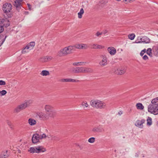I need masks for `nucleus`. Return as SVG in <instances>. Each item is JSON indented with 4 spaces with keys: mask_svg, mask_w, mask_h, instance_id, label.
<instances>
[{
    "mask_svg": "<svg viewBox=\"0 0 158 158\" xmlns=\"http://www.w3.org/2000/svg\"><path fill=\"white\" fill-rule=\"evenodd\" d=\"M74 50L73 46H69L61 49L57 53V55L59 56H64L72 54Z\"/></svg>",
    "mask_w": 158,
    "mask_h": 158,
    "instance_id": "obj_1",
    "label": "nucleus"
},
{
    "mask_svg": "<svg viewBox=\"0 0 158 158\" xmlns=\"http://www.w3.org/2000/svg\"><path fill=\"white\" fill-rule=\"evenodd\" d=\"M90 104L92 107L96 109H103L106 106L105 103L97 99L91 100L90 102Z\"/></svg>",
    "mask_w": 158,
    "mask_h": 158,
    "instance_id": "obj_2",
    "label": "nucleus"
},
{
    "mask_svg": "<svg viewBox=\"0 0 158 158\" xmlns=\"http://www.w3.org/2000/svg\"><path fill=\"white\" fill-rule=\"evenodd\" d=\"M44 108L46 113L52 118L54 117L56 115V112L54 110L53 107L52 106L47 104L44 106Z\"/></svg>",
    "mask_w": 158,
    "mask_h": 158,
    "instance_id": "obj_3",
    "label": "nucleus"
},
{
    "mask_svg": "<svg viewBox=\"0 0 158 158\" xmlns=\"http://www.w3.org/2000/svg\"><path fill=\"white\" fill-rule=\"evenodd\" d=\"M31 100H28L25 102L24 103L18 106L15 109L16 112L18 113L24 109L26 108L29 106L31 103Z\"/></svg>",
    "mask_w": 158,
    "mask_h": 158,
    "instance_id": "obj_4",
    "label": "nucleus"
},
{
    "mask_svg": "<svg viewBox=\"0 0 158 158\" xmlns=\"http://www.w3.org/2000/svg\"><path fill=\"white\" fill-rule=\"evenodd\" d=\"M12 8V6L9 3L6 2L3 5L2 10L4 13L7 15L8 17H10L11 15L9 13L10 12Z\"/></svg>",
    "mask_w": 158,
    "mask_h": 158,
    "instance_id": "obj_5",
    "label": "nucleus"
},
{
    "mask_svg": "<svg viewBox=\"0 0 158 158\" xmlns=\"http://www.w3.org/2000/svg\"><path fill=\"white\" fill-rule=\"evenodd\" d=\"M148 111L154 115L158 114V104L156 105H149L148 106Z\"/></svg>",
    "mask_w": 158,
    "mask_h": 158,
    "instance_id": "obj_6",
    "label": "nucleus"
},
{
    "mask_svg": "<svg viewBox=\"0 0 158 158\" xmlns=\"http://www.w3.org/2000/svg\"><path fill=\"white\" fill-rule=\"evenodd\" d=\"M35 45V43L34 42H30L22 49V53L25 54L28 52L29 51L33 49Z\"/></svg>",
    "mask_w": 158,
    "mask_h": 158,
    "instance_id": "obj_7",
    "label": "nucleus"
},
{
    "mask_svg": "<svg viewBox=\"0 0 158 158\" xmlns=\"http://www.w3.org/2000/svg\"><path fill=\"white\" fill-rule=\"evenodd\" d=\"M37 115L40 119L43 121H46L49 119L50 118H52L48 114L46 113H45L43 112H40L37 113Z\"/></svg>",
    "mask_w": 158,
    "mask_h": 158,
    "instance_id": "obj_8",
    "label": "nucleus"
},
{
    "mask_svg": "<svg viewBox=\"0 0 158 158\" xmlns=\"http://www.w3.org/2000/svg\"><path fill=\"white\" fill-rule=\"evenodd\" d=\"M78 73H86L91 72L92 69L86 67H77Z\"/></svg>",
    "mask_w": 158,
    "mask_h": 158,
    "instance_id": "obj_9",
    "label": "nucleus"
},
{
    "mask_svg": "<svg viewBox=\"0 0 158 158\" xmlns=\"http://www.w3.org/2000/svg\"><path fill=\"white\" fill-rule=\"evenodd\" d=\"M126 70V68L124 67L118 69H114L113 70V72L118 75H122L125 73Z\"/></svg>",
    "mask_w": 158,
    "mask_h": 158,
    "instance_id": "obj_10",
    "label": "nucleus"
},
{
    "mask_svg": "<svg viewBox=\"0 0 158 158\" xmlns=\"http://www.w3.org/2000/svg\"><path fill=\"white\" fill-rule=\"evenodd\" d=\"M102 58V60L99 63V64L102 66H104L107 65V59L106 56L105 54H103L100 56Z\"/></svg>",
    "mask_w": 158,
    "mask_h": 158,
    "instance_id": "obj_11",
    "label": "nucleus"
},
{
    "mask_svg": "<svg viewBox=\"0 0 158 158\" xmlns=\"http://www.w3.org/2000/svg\"><path fill=\"white\" fill-rule=\"evenodd\" d=\"M145 122L144 119H142L141 120H137L136 122L135 125L136 126L140 128H142L143 127V124Z\"/></svg>",
    "mask_w": 158,
    "mask_h": 158,
    "instance_id": "obj_12",
    "label": "nucleus"
},
{
    "mask_svg": "<svg viewBox=\"0 0 158 158\" xmlns=\"http://www.w3.org/2000/svg\"><path fill=\"white\" fill-rule=\"evenodd\" d=\"M22 0H16L15 1L14 5L16 8L17 10H19L21 7V2Z\"/></svg>",
    "mask_w": 158,
    "mask_h": 158,
    "instance_id": "obj_13",
    "label": "nucleus"
},
{
    "mask_svg": "<svg viewBox=\"0 0 158 158\" xmlns=\"http://www.w3.org/2000/svg\"><path fill=\"white\" fill-rule=\"evenodd\" d=\"M1 23L6 27H8L10 25V22L9 20L6 19H1Z\"/></svg>",
    "mask_w": 158,
    "mask_h": 158,
    "instance_id": "obj_14",
    "label": "nucleus"
},
{
    "mask_svg": "<svg viewBox=\"0 0 158 158\" xmlns=\"http://www.w3.org/2000/svg\"><path fill=\"white\" fill-rule=\"evenodd\" d=\"M107 51L111 56L115 55L116 53V49L113 47H110L107 48Z\"/></svg>",
    "mask_w": 158,
    "mask_h": 158,
    "instance_id": "obj_15",
    "label": "nucleus"
},
{
    "mask_svg": "<svg viewBox=\"0 0 158 158\" xmlns=\"http://www.w3.org/2000/svg\"><path fill=\"white\" fill-rule=\"evenodd\" d=\"M39 135L37 134H35L33 135L32 139V143H35L39 142L40 139Z\"/></svg>",
    "mask_w": 158,
    "mask_h": 158,
    "instance_id": "obj_16",
    "label": "nucleus"
},
{
    "mask_svg": "<svg viewBox=\"0 0 158 158\" xmlns=\"http://www.w3.org/2000/svg\"><path fill=\"white\" fill-rule=\"evenodd\" d=\"M37 153L43 152H45L46 151L45 148L42 146H37Z\"/></svg>",
    "mask_w": 158,
    "mask_h": 158,
    "instance_id": "obj_17",
    "label": "nucleus"
},
{
    "mask_svg": "<svg viewBox=\"0 0 158 158\" xmlns=\"http://www.w3.org/2000/svg\"><path fill=\"white\" fill-rule=\"evenodd\" d=\"M153 54L154 56H158V46H154L152 48Z\"/></svg>",
    "mask_w": 158,
    "mask_h": 158,
    "instance_id": "obj_18",
    "label": "nucleus"
},
{
    "mask_svg": "<svg viewBox=\"0 0 158 158\" xmlns=\"http://www.w3.org/2000/svg\"><path fill=\"white\" fill-rule=\"evenodd\" d=\"M9 155L7 151H3L0 156V158H7Z\"/></svg>",
    "mask_w": 158,
    "mask_h": 158,
    "instance_id": "obj_19",
    "label": "nucleus"
},
{
    "mask_svg": "<svg viewBox=\"0 0 158 158\" xmlns=\"http://www.w3.org/2000/svg\"><path fill=\"white\" fill-rule=\"evenodd\" d=\"M103 131L104 129L99 126L94 127L92 129V131L95 132H101Z\"/></svg>",
    "mask_w": 158,
    "mask_h": 158,
    "instance_id": "obj_20",
    "label": "nucleus"
},
{
    "mask_svg": "<svg viewBox=\"0 0 158 158\" xmlns=\"http://www.w3.org/2000/svg\"><path fill=\"white\" fill-rule=\"evenodd\" d=\"M28 123L30 125L32 126L36 124V121L33 118H30L28 120Z\"/></svg>",
    "mask_w": 158,
    "mask_h": 158,
    "instance_id": "obj_21",
    "label": "nucleus"
},
{
    "mask_svg": "<svg viewBox=\"0 0 158 158\" xmlns=\"http://www.w3.org/2000/svg\"><path fill=\"white\" fill-rule=\"evenodd\" d=\"M37 146L33 147L30 148L28 150L29 152L31 153H36L37 152Z\"/></svg>",
    "mask_w": 158,
    "mask_h": 158,
    "instance_id": "obj_22",
    "label": "nucleus"
},
{
    "mask_svg": "<svg viewBox=\"0 0 158 158\" xmlns=\"http://www.w3.org/2000/svg\"><path fill=\"white\" fill-rule=\"evenodd\" d=\"M143 43L145 44L149 43L150 41L149 38L146 36H143Z\"/></svg>",
    "mask_w": 158,
    "mask_h": 158,
    "instance_id": "obj_23",
    "label": "nucleus"
},
{
    "mask_svg": "<svg viewBox=\"0 0 158 158\" xmlns=\"http://www.w3.org/2000/svg\"><path fill=\"white\" fill-rule=\"evenodd\" d=\"M107 2L106 0H102L98 4V5L101 7H103Z\"/></svg>",
    "mask_w": 158,
    "mask_h": 158,
    "instance_id": "obj_24",
    "label": "nucleus"
},
{
    "mask_svg": "<svg viewBox=\"0 0 158 158\" xmlns=\"http://www.w3.org/2000/svg\"><path fill=\"white\" fill-rule=\"evenodd\" d=\"M92 47L93 48L95 49H102L104 47L101 45H99L96 44H93L92 45Z\"/></svg>",
    "mask_w": 158,
    "mask_h": 158,
    "instance_id": "obj_25",
    "label": "nucleus"
},
{
    "mask_svg": "<svg viewBox=\"0 0 158 158\" xmlns=\"http://www.w3.org/2000/svg\"><path fill=\"white\" fill-rule=\"evenodd\" d=\"M40 74L43 76H47L49 75H50V73L48 71L44 70L42 71Z\"/></svg>",
    "mask_w": 158,
    "mask_h": 158,
    "instance_id": "obj_26",
    "label": "nucleus"
},
{
    "mask_svg": "<svg viewBox=\"0 0 158 158\" xmlns=\"http://www.w3.org/2000/svg\"><path fill=\"white\" fill-rule=\"evenodd\" d=\"M136 106L138 109L140 110H143V109L144 107L142 105V104L140 103H137Z\"/></svg>",
    "mask_w": 158,
    "mask_h": 158,
    "instance_id": "obj_27",
    "label": "nucleus"
},
{
    "mask_svg": "<svg viewBox=\"0 0 158 158\" xmlns=\"http://www.w3.org/2000/svg\"><path fill=\"white\" fill-rule=\"evenodd\" d=\"M143 36H139L137 37L135 42L136 43H143Z\"/></svg>",
    "mask_w": 158,
    "mask_h": 158,
    "instance_id": "obj_28",
    "label": "nucleus"
},
{
    "mask_svg": "<svg viewBox=\"0 0 158 158\" xmlns=\"http://www.w3.org/2000/svg\"><path fill=\"white\" fill-rule=\"evenodd\" d=\"M86 62H75L73 63L74 66H81L85 65Z\"/></svg>",
    "mask_w": 158,
    "mask_h": 158,
    "instance_id": "obj_29",
    "label": "nucleus"
},
{
    "mask_svg": "<svg viewBox=\"0 0 158 158\" xmlns=\"http://www.w3.org/2000/svg\"><path fill=\"white\" fill-rule=\"evenodd\" d=\"M84 13V10L83 8H81L80 11L78 13V17L79 19L82 17V15Z\"/></svg>",
    "mask_w": 158,
    "mask_h": 158,
    "instance_id": "obj_30",
    "label": "nucleus"
},
{
    "mask_svg": "<svg viewBox=\"0 0 158 158\" xmlns=\"http://www.w3.org/2000/svg\"><path fill=\"white\" fill-rule=\"evenodd\" d=\"M69 71L70 72L73 73H78L77 67L76 68H72L70 69Z\"/></svg>",
    "mask_w": 158,
    "mask_h": 158,
    "instance_id": "obj_31",
    "label": "nucleus"
},
{
    "mask_svg": "<svg viewBox=\"0 0 158 158\" xmlns=\"http://www.w3.org/2000/svg\"><path fill=\"white\" fill-rule=\"evenodd\" d=\"M147 126H150L152 124V119L151 117H148L147 120Z\"/></svg>",
    "mask_w": 158,
    "mask_h": 158,
    "instance_id": "obj_32",
    "label": "nucleus"
},
{
    "mask_svg": "<svg viewBox=\"0 0 158 158\" xmlns=\"http://www.w3.org/2000/svg\"><path fill=\"white\" fill-rule=\"evenodd\" d=\"M157 102H158V99L157 97H156L152 100L151 102V104H150L149 105H156L157 104H156Z\"/></svg>",
    "mask_w": 158,
    "mask_h": 158,
    "instance_id": "obj_33",
    "label": "nucleus"
},
{
    "mask_svg": "<svg viewBox=\"0 0 158 158\" xmlns=\"http://www.w3.org/2000/svg\"><path fill=\"white\" fill-rule=\"evenodd\" d=\"M147 53L151 57L152 56V49L151 48H148L147 50Z\"/></svg>",
    "mask_w": 158,
    "mask_h": 158,
    "instance_id": "obj_34",
    "label": "nucleus"
},
{
    "mask_svg": "<svg viewBox=\"0 0 158 158\" xmlns=\"http://www.w3.org/2000/svg\"><path fill=\"white\" fill-rule=\"evenodd\" d=\"M81 106H83L84 109L89 107V105L86 102H83L81 104Z\"/></svg>",
    "mask_w": 158,
    "mask_h": 158,
    "instance_id": "obj_35",
    "label": "nucleus"
},
{
    "mask_svg": "<svg viewBox=\"0 0 158 158\" xmlns=\"http://www.w3.org/2000/svg\"><path fill=\"white\" fill-rule=\"evenodd\" d=\"M81 49H85L88 47L87 44H81Z\"/></svg>",
    "mask_w": 158,
    "mask_h": 158,
    "instance_id": "obj_36",
    "label": "nucleus"
},
{
    "mask_svg": "<svg viewBox=\"0 0 158 158\" xmlns=\"http://www.w3.org/2000/svg\"><path fill=\"white\" fill-rule=\"evenodd\" d=\"M39 60L42 62H46V56L41 57L39 59Z\"/></svg>",
    "mask_w": 158,
    "mask_h": 158,
    "instance_id": "obj_37",
    "label": "nucleus"
},
{
    "mask_svg": "<svg viewBox=\"0 0 158 158\" xmlns=\"http://www.w3.org/2000/svg\"><path fill=\"white\" fill-rule=\"evenodd\" d=\"M128 38L131 40H132L134 39L135 37V35L134 34H130L128 36Z\"/></svg>",
    "mask_w": 158,
    "mask_h": 158,
    "instance_id": "obj_38",
    "label": "nucleus"
},
{
    "mask_svg": "<svg viewBox=\"0 0 158 158\" xmlns=\"http://www.w3.org/2000/svg\"><path fill=\"white\" fill-rule=\"evenodd\" d=\"M78 81H79L78 80H76L70 78H67V82H78Z\"/></svg>",
    "mask_w": 158,
    "mask_h": 158,
    "instance_id": "obj_39",
    "label": "nucleus"
},
{
    "mask_svg": "<svg viewBox=\"0 0 158 158\" xmlns=\"http://www.w3.org/2000/svg\"><path fill=\"white\" fill-rule=\"evenodd\" d=\"M95 141V138L94 137H91L89 138L88 140V142L91 143H94Z\"/></svg>",
    "mask_w": 158,
    "mask_h": 158,
    "instance_id": "obj_40",
    "label": "nucleus"
},
{
    "mask_svg": "<svg viewBox=\"0 0 158 158\" xmlns=\"http://www.w3.org/2000/svg\"><path fill=\"white\" fill-rule=\"evenodd\" d=\"M7 93V92L6 90H3L0 91V96H1L5 95Z\"/></svg>",
    "mask_w": 158,
    "mask_h": 158,
    "instance_id": "obj_41",
    "label": "nucleus"
},
{
    "mask_svg": "<svg viewBox=\"0 0 158 158\" xmlns=\"http://www.w3.org/2000/svg\"><path fill=\"white\" fill-rule=\"evenodd\" d=\"M88 5V4L87 2H82V7L84 8H86L87 7Z\"/></svg>",
    "mask_w": 158,
    "mask_h": 158,
    "instance_id": "obj_42",
    "label": "nucleus"
},
{
    "mask_svg": "<svg viewBox=\"0 0 158 158\" xmlns=\"http://www.w3.org/2000/svg\"><path fill=\"white\" fill-rule=\"evenodd\" d=\"M81 44H75L73 46L74 47V48L75 47L77 49H81Z\"/></svg>",
    "mask_w": 158,
    "mask_h": 158,
    "instance_id": "obj_43",
    "label": "nucleus"
},
{
    "mask_svg": "<svg viewBox=\"0 0 158 158\" xmlns=\"http://www.w3.org/2000/svg\"><path fill=\"white\" fill-rule=\"evenodd\" d=\"M46 62L49 61L52 59V57L51 56H46Z\"/></svg>",
    "mask_w": 158,
    "mask_h": 158,
    "instance_id": "obj_44",
    "label": "nucleus"
},
{
    "mask_svg": "<svg viewBox=\"0 0 158 158\" xmlns=\"http://www.w3.org/2000/svg\"><path fill=\"white\" fill-rule=\"evenodd\" d=\"M39 136L40 137V139H41L45 138L46 137V135L45 134H43L42 135H40Z\"/></svg>",
    "mask_w": 158,
    "mask_h": 158,
    "instance_id": "obj_45",
    "label": "nucleus"
},
{
    "mask_svg": "<svg viewBox=\"0 0 158 158\" xmlns=\"http://www.w3.org/2000/svg\"><path fill=\"white\" fill-rule=\"evenodd\" d=\"M102 34V32H100L99 31H98L96 34H95V35L97 37H100V35Z\"/></svg>",
    "mask_w": 158,
    "mask_h": 158,
    "instance_id": "obj_46",
    "label": "nucleus"
},
{
    "mask_svg": "<svg viewBox=\"0 0 158 158\" xmlns=\"http://www.w3.org/2000/svg\"><path fill=\"white\" fill-rule=\"evenodd\" d=\"M6 84V82L3 80H0V85H3Z\"/></svg>",
    "mask_w": 158,
    "mask_h": 158,
    "instance_id": "obj_47",
    "label": "nucleus"
},
{
    "mask_svg": "<svg viewBox=\"0 0 158 158\" xmlns=\"http://www.w3.org/2000/svg\"><path fill=\"white\" fill-rule=\"evenodd\" d=\"M143 59L144 60H148V57L146 55H144L143 57Z\"/></svg>",
    "mask_w": 158,
    "mask_h": 158,
    "instance_id": "obj_48",
    "label": "nucleus"
},
{
    "mask_svg": "<svg viewBox=\"0 0 158 158\" xmlns=\"http://www.w3.org/2000/svg\"><path fill=\"white\" fill-rule=\"evenodd\" d=\"M4 29L3 26L0 25V33L4 31Z\"/></svg>",
    "mask_w": 158,
    "mask_h": 158,
    "instance_id": "obj_49",
    "label": "nucleus"
},
{
    "mask_svg": "<svg viewBox=\"0 0 158 158\" xmlns=\"http://www.w3.org/2000/svg\"><path fill=\"white\" fill-rule=\"evenodd\" d=\"M135 0H123L124 1L127 3L131 2L134 1Z\"/></svg>",
    "mask_w": 158,
    "mask_h": 158,
    "instance_id": "obj_50",
    "label": "nucleus"
},
{
    "mask_svg": "<svg viewBox=\"0 0 158 158\" xmlns=\"http://www.w3.org/2000/svg\"><path fill=\"white\" fill-rule=\"evenodd\" d=\"M52 139L53 140H54L56 141L59 140V138L57 136H54L52 137Z\"/></svg>",
    "mask_w": 158,
    "mask_h": 158,
    "instance_id": "obj_51",
    "label": "nucleus"
},
{
    "mask_svg": "<svg viewBox=\"0 0 158 158\" xmlns=\"http://www.w3.org/2000/svg\"><path fill=\"white\" fill-rule=\"evenodd\" d=\"M61 81L62 82H67V78L62 79L61 80Z\"/></svg>",
    "mask_w": 158,
    "mask_h": 158,
    "instance_id": "obj_52",
    "label": "nucleus"
},
{
    "mask_svg": "<svg viewBox=\"0 0 158 158\" xmlns=\"http://www.w3.org/2000/svg\"><path fill=\"white\" fill-rule=\"evenodd\" d=\"M6 36H5V38H4L3 39H2V43H1V45H2L3 43L5 41V39H6Z\"/></svg>",
    "mask_w": 158,
    "mask_h": 158,
    "instance_id": "obj_53",
    "label": "nucleus"
},
{
    "mask_svg": "<svg viewBox=\"0 0 158 158\" xmlns=\"http://www.w3.org/2000/svg\"><path fill=\"white\" fill-rule=\"evenodd\" d=\"M27 6H28V9L29 10H31V5L29 3H27Z\"/></svg>",
    "mask_w": 158,
    "mask_h": 158,
    "instance_id": "obj_54",
    "label": "nucleus"
},
{
    "mask_svg": "<svg viewBox=\"0 0 158 158\" xmlns=\"http://www.w3.org/2000/svg\"><path fill=\"white\" fill-rule=\"evenodd\" d=\"M7 124H8V125L10 127H11V126H12V124L10 122H7Z\"/></svg>",
    "mask_w": 158,
    "mask_h": 158,
    "instance_id": "obj_55",
    "label": "nucleus"
},
{
    "mask_svg": "<svg viewBox=\"0 0 158 158\" xmlns=\"http://www.w3.org/2000/svg\"><path fill=\"white\" fill-rule=\"evenodd\" d=\"M123 114V112L122 111H119L118 113V114H119V115H121V114Z\"/></svg>",
    "mask_w": 158,
    "mask_h": 158,
    "instance_id": "obj_56",
    "label": "nucleus"
},
{
    "mask_svg": "<svg viewBox=\"0 0 158 158\" xmlns=\"http://www.w3.org/2000/svg\"><path fill=\"white\" fill-rule=\"evenodd\" d=\"M107 32H108V31H107V30H104V31H103V34H106V33H107Z\"/></svg>",
    "mask_w": 158,
    "mask_h": 158,
    "instance_id": "obj_57",
    "label": "nucleus"
},
{
    "mask_svg": "<svg viewBox=\"0 0 158 158\" xmlns=\"http://www.w3.org/2000/svg\"><path fill=\"white\" fill-rule=\"evenodd\" d=\"M144 54V53L143 52H142V51H141L140 53V55L141 56H143Z\"/></svg>",
    "mask_w": 158,
    "mask_h": 158,
    "instance_id": "obj_58",
    "label": "nucleus"
},
{
    "mask_svg": "<svg viewBox=\"0 0 158 158\" xmlns=\"http://www.w3.org/2000/svg\"><path fill=\"white\" fill-rule=\"evenodd\" d=\"M142 51L144 53H145L146 52V50L145 49H144L143 50H142Z\"/></svg>",
    "mask_w": 158,
    "mask_h": 158,
    "instance_id": "obj_59",
    "label": "nucleus"
},
{
    "mask_svg": "<svg viewBox=\"0 0 158 158\" xmlns=\"http://www.w3.org/2000/svg\"><path fill=\"white\" fill-rule=\"evenodd\" d=\"M135 156L136 157H138L139 156V155L138 153H135Z\"/></svg>",
    "mask_w": 158,
    "mask_h": 158,
    "instance_id": "obj_60",
    "label": "nucleus"
},
{
    "mask_svg": "<svg viewBox=\"0 0 158 158\" xmlns=\"http://www.w3.org/2000/svg\"><path fill=\"white\" fill-rule=\"evenodd\" d=\"M18 152L19 153H21V151L20 150H18Z\"/></svg>",
    "mask_w": 158,
    "mask_h": 158,
    "instance_id": "obj_61",
    "label": "nucleus"
},
{
    "mask_svg": "<svg viewBox=\"0 0 158 158\" xmlns=\"http://www.w3.org/2000/svg\"><path fill=\"white\" fill-rule=\"evenodd\" d=\"M121 0H116L117 1H118V2H120L121 1Z\"/></svg>",
    "mask_w": 158,
    "mask_h": 158,
    "instance_id": "obj_62",
    "label": "nucleus"
},
{
    "mask_svg": "<svg viewBox=\"0 0 158 158\" xmlns=\"http://www.w3.org/2000/svg\"><path fill=\"white\" fill-rule=\"evenodd\" d=\"M77 146H78L79 147H80V145H79V144H77Z\"/></svg>",
    "mask_w": 158,
    "mask_h": 158,
    "instance_id": "obj_63",
    "label": "nucleus"
},
{
    "mask_svg": "<svg viewBox=\"0 0 158 158\" xmlns=\"http://www.w3.org/2000/svg\"><path fill=\"white\" fill-rule=\"evenodd\" d=\"M50 158H56V157H51Z\"/></svg>",
    "mask_w": 158,
    "mask_h": 158,
    "instance_id": "obj_64",
    "label": "nucleus"
}]
</instances>
